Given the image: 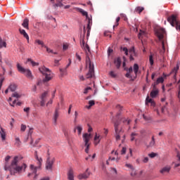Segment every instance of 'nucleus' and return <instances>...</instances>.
I'll return each instance as SVG.
<instances>
[{
    "label": "nucleus",
    "mask_w": 180,
    "mask_h": 180,
    "mask_svg": "<svg viewBox=\"0 0 180 180\" xmlns=\"http://www.w3.org/2000/svg\"><path fill=\"white\" fill-rule=\"evenodd\" d=\"M63 131L65 137H68V129H67V128H63Z\"/></svg>",
    "instance_id": "nucleus-45"
},
{
    "label": "nucleus",
    "mask_w": 180,
    "mask_h": 180,
    "mask_svg": "<svg viewBox=\"0 0 180 180\" xmlns=\"http://www.w3.org/2000/svg\"><path fill=\"white\" fill-rule=\"evenodd\" d=\"M130 74H131V73L127 72V73L125 75V77H126L127 78H129V79H131V81H134V79H134V77H133L131 75H130Z\"/></svg>",
    "instance_id": "nucleus-40"
},
{
    "label": "nucleus",
    "mask_w": 180,
    "mask_h": 180,
    "mask_svg": "<svg viewBox=\"0 0 180 180\" xmlns=\"http://www.w3.org/2000/svg\"><path fill=\"white\" fill-rule=\"evenodd\" d=\"M89 175H91V173L88 172V169L86 170V172L82 174H79L78 176L79 179H87V178H89Z\"/></svg>",
    "instance_id": "nucleus-14"
},
{
    "label": "nucleus",
    "mask_w": 180,
    "mask_h": 180,
    "mask_svg": "<svg viewBox=\"0 0 180 180\" xmlns=\"http://www.w3.org/2000/svg\"><path fill=\"white\" fill-rule=\"evenodd\" d=\"M26 131V125L22 124H21V128H20V131Z\"/></svg>",
    "instance_id": "nucleus-50"
},
{
    "label": "nucleus",
    "mask_w": 180,
    "mask_h": 180,
    "mask_svg": "<svg viewBox=\"0 0 180 180\" xmlns=\"http://www.w3.org/2000/svg\"><path fill=\"white\" fill-rule=\"evenodd\" d=\"M2 47H6V42L2 41V39L0 38V49H2Z\"/></svg>",
    "instance_id": "nucleus-39"
},
{
    "label": "nucleus",
    "mask_w": 180,
    "mask_h": 180,
    "mask_svg": "<svg viewBox=\"0 0 180 180\" xmlns=\"http://www.w3.org/2000/svg\"><path fill=\"white\" fill-rule=\"evenodd\" d=\"M12 98H15L16 99H19V98H22V94H20L18 91L13 93L11 97H10L8 98V102L12 101Z\"/></svg>",
    "instance_id": "nucleus-15"
},
{
    "label": "nucleus",
    "mask_w": 180,
    "mask_h": 180,
    "mask_svg": "<svg viewBox=\"0 0 180 180\" xmlns=\"http://www.w3.org/2000/svg\"><path fill=\"white\" fill-rule=\"evenodd\" d=\"M114 64L117 70H119V68H120V65H122V60H120V58H115L114 60Z\"/></svg>",
    "instance_id": "nucleus-19"
},
{
    "label": "nucleus",
    "mask_w": 180,
    "mask_h": 180,
    "mask_svg": "<svg viewBox=\"0 0 180 180\" xmlns=\"http://www.w3.org/2000/svg\"><path fill=\"white\" fill-rule=\"evenodd\" d=\"M101 140H102V136L101 135H98V134L96 133V135L94 136L95 146H98L99 143H101Z\"/></svg>",
    "instance_id": "nucleus-18"
},
{
    "label": "nucleus",
    "mask_w": 180,
    "mask_h": 180,
    "mask_svg": "<svg viewBox=\"0 0 180 180\" xmlns=\"http://www.w3.org/2000/svg\"><path fill=\"white\" fill-rule=\"evenodd\" d=\"M86 64H89V72L86 75V78L87 79H89V78H92L95 75V72L94 71V65H92V63L91 62V59L88 58L86 60Z\"/></svg>",
    "instance_id": "nucleus-7"
},
{
    "label": "nucleus",
    "mask_w": 180,
    "mask_h": 180,
    "mask_svg": "<svg viewBox=\"0 0 180 180\" xmlns=\"http://www.w3.org/2000/svg\"><path fill=\"white\" fill-rule=\"evenodd\" d=\"M56 2H58V3H56L53 5L54 8H58V7L61 8V7L64 6L63 3L61 1H60V0H56Z\"/></svg>",
    "instance_id": "nucleus-32"
},
{
    "label": "nucleus",
    "mask_w": 180,
    "mask_h": 180,
    "mask_svg": "<svg viewBox=\"0 0 180 180\" xmlns=\"http://www.w3.org/2000/svg\"><path fill=\"white\" fill-rule=\"evenodd\" d=\"M44 49H46L47 53H52V54H57V52L53 51V50L47 47V46H45Z\"/></svg>",
    "instance_id": "nucleus-37"
},
{
    "label": "nucleus",
    "mask_w": 180,
    "mask_h": 180,
    "mask_svg": "<svg viewBox=\"0 0 180 180\" xmlns=\"http://www.w3.org/2000/svg\"><path fill=\"white\" fill-rule=\"evenodd\" d=\"M4 81H5V78L4 77H1L0 79V89L2 88V84H4Z\"/></svg>",
    "instance_id": "nucleus-54"
},
{
    "label": "nucleus",
    "mask_w": 180,
    "mask_h": 180,
    "mask_svg": "<svg viewBox=\"0 0 180 180\" xmlns=\"http://www.w3.org/2000/svg\"><path fill=\"white\" fill-rule=\"evenodd\" d=\"M119 22H120V17H117L116 18L115 24L113 25L114 29H115V27H117L119 26Z\"/></svg>",
    "instance_id": "nucleus-38"
},
{
    "label": "nucleus",
    "mask_w": 180,
    "mask_h": 180,
    "mask_svg": "<svg viewBox=\"0 0 180 180\" xmlns=\"http://www.w3.org/2000/svg\"><path fill=\"white\" fill-rule=\"evenodd\" d=\"M47 95H49V91H45L41 95V106H44L46 103V99L47 98Z\"/></svg>",
    "instance_id": "nucleus-11"
},
{
    "label": "nucleus",
    "mask_w": 180,
    "mask_h": 180,
    "mask_svg": "<svg viewBox=\"0 0 180 180\" xmlns=\"http://www.w3.org/2000/svg\"><path fill=\"white\" fill-rule=\"evenodd\" d=\"M82 47H84L85 50H87V51L90 52L91 49H89V45L88 44H85V41L82 40Z\"/></svg>",
    "instance_id": "nucleus-29"
},
{
    "label": "nucleus",
    "mask_w": 180,
    "mask_h": 180,
    "mask_svg": "<svg viewBox=\"0 0 180 180\" xmlns=\"http://www.w3.org/2000/svg\"><path fill=\"white\" fill-rule=\"evenodd\" d=\"M167 21L172 26H176V30H180V22H178V20L176 19V15H172L170 17L167 18Z\"/></svg>",
    "instance_id": "nucleus-6"
},
{
    "label": "nucleus",
    "mask_w": 180,
    "mask_h": 180,
    "mask_svg": "<svg viewBox=\"0 0 180 180\" xmlns=\"http://www.w3.org/2000/svg\"><path fill=\"white\" fill-rule=\"evenodd\" d=\"M149 63L150 65H154V53H150L149 56Z\"/></svg>",
    "instance_id": "nucleus-26"
},
{
    "label": "nucleus",
    "mask_w": 180,
    "mask_h": 180,
    "mask_svg": "<svg viewBox=\"0 0 180 180\" xmlns=\"http://www.w3.org/2000/svg\"><path fill=\"white\" fill-rule=\"evenodd\" d=\"M20 139L19 138H15V146H17V147L20 146Z\"/></svg>",
    "instance_id": "nucleus-44"
},
{
    "label": "nucleus",
    "mask_w": 180,
    "mask_h": 180,
    "mask_svg": "<svg viewBox=\"0 0 180 180\" xmlns=\"http://www.w3.org/2000/svg\"><path fill=\"white\" fill-rule=\"evenodd\" d=\"M130 175L133 178H135L136 176H137V172L134 169H131Z\"/></svg>",
    "instance_id": "nucleus-35"
},
{
    "label": "nucleus",
    "mask_w": 180,
    "mask_h": 180,
    "mask_svg": "<svg viewBox=\"0 0 180 180\" xmlns=\"http://www.w3.org/2000/svg\"><path fill=\"white\" fill-rule=\"evenodd\" d=\"M144 11V7L138 6L135 9V12H137V13H141Z\"/></svg>",
    "instance_id": "nucleus-33"
},
{
    "label": "nucleus",
    "mask_w": 180,
    "mask_h": 180,
    "mask_svg": "<svg viewBox=\"0 0 180 180\" xmlns=\"http://www.w3.org/2000/svg\"><path fill=\"white\" fill-rule=\"evenodd\" d=\"M11 160V156H7L5 158L6 165L4 167L5 171H9L11 175H16V174H22V171L23 172H26V169L27 168V165L22 164L21 166L19 165V157L15 156L11 161V164L8 167V162Z\"/></svg>",
    "instance_id": "nucleus-1"
},
{
    "label": "nucleus",
    "mask_w": 180,
    "mask_h": 180,
    "mask_svg": "<svg viewBox=\"0 0 180 180\" xmlns=\"http://www.w3.org/2000/svg\"><path fill=\"white\" fill-rule=\"evenodd\" d=\"M27 61H28V63L29 62L31 63L32 67H39V63H36V62L33 61L31 58H28Z\"/></svg>",
    "instance_id": "nucleus-31"
},
{
    "label": "nucleus",
    "mask_w": 180,
    "mask_h": 180,
    "mask_svg": "<svg viewBox=\"0 0 180 180\" xmlns=\"http://www.w3.org/2000/svg\"><path fill=\"white\" fill-rule=\"evenodd\" d=\"M58 117H60V111L58 108H56L55 110L54 114H53V123L54 124H57V120H58Z\"/></svg>",
    "instance_id": "nucleus-12"
},
{
    "label": "nucleus",
    "mask_w": 180,
    "mask_h": 180,
    "mask_svg": "<svg viewBox=\"0 0 180 180\" xmlns=\"http://www.w3.org/2000/svg\"><path fill=\"white\" fill-rule=\"evenodd\" d=\"M139 68H140L139 67V64L135 63L134 65L133 70H134V72L135 74L134 79L137 78V74H141V72L139 70Z\"/></svg>",
    "instance_id": "nucleus-16"
},
{
    "label": "nucleus",
    "mask_w": 180,
    "mask_h": 180,
    "mask_svg": "<svg viewBox=\"0 0 180 180\" xmlns=\"http://www.w3.org/2000/svg\"><path fill=\"white\" fill-rule=\"evenodd\" d=\"M133 68L132 67H130L129 69H128V72L129 73V74H131V72H133Z\"/></svg>",
    "instance_id": "nucleus-63"
},
{
    "label": "nucleus",
    "mask_w": 180,
    "mask_h": 180,
    "mask_svg": "<svg viewBox=\"0 0 180 180\" xmlns=\"http://www.w3.org/2000/svg\"><path fill=\"white\" fill-rule=\"evenodd\" d=\"M146 102V104L150 103L151 106H155V103L154 102V101H153V99L150 98L149 96H147Z\"/></svg>",
    "instance_id": "nucleus-23"
},
{
    "label": "nucleus",
    "mask_w": 180,
    "mask_h": 180,
    "mask_svg": "<svg viewBox=\"0 0 180 180\" xmlns=\"http://www.w3.org/2000/svg\"><path fill=\"white\" fill-rule=\"evenodd\" d=\"M22 26L25 29H29V19L25 18L22 24Z\"/></svg>",
    "instance_id": "nucleus-22"
},
{
    "label": "nucleus",
    "mask_w": 180,
    "mask_h": 180,
    "mask_svg": "<svg viewBox=\"0 0 180 180\" xmlns=\"http://www.w3.org/2000/svg\"><path fill=\"white\" fill-rule=\"evenodd\" d=\"M116 110H117L118 112H120L122 109V107L120 105H117L115 107Z\"/></svg>",
    "instance_id": "nucleus-51"
},
{
    "label": "nucleus",
    "mask_w": 180,
    "mask_h": 180,
    "mask_svg": "<svg viewBox=\"0 0 180 180\" xmlns=\"http://www.w3.org/2000/svg\"><path fill=\"white\" fill-rule=\"evenodd\" d=\"M16 88H17V86L16 84H10L8 86V89H10V91L11 92H15V91H16Z\"/></svg>",
    "instance_id": "nucleus-28"
},
{
    "label": "nucleus",
    "mask_w": 180,
    "mask_h": 180,
    "mask_svg": "<svg viewBox=\"0 0 180 180\" xmlns=\"http://www.w3.org/2000/svg\"><path fill=\"white\" fill-rule=\"evenodd\" d=\"M158 89H157V86L155 84L153 85V89L150 92V97L151 98H156L157 95H158Z\"/></svg>",
    "instance_id": "nucleus-13"
},
{
    "label": "nucleus",
    "mask_w": 180,
    "mask_h": 180,
    "mask_svg": "<svg viewBox=\"0 0 180 180\" xmlns=\"http://www.w3.org/2000/svg\"><path fill=\"white\" fill-rule=\"evenodd\" d=\"M84 146L86 147L85 153H86V154H88V153H89V143H85Z\"/></svg>",
    "instance_id": "nucleus-43"
},
{
    "label": "nucleus",
    "mask_w": 180,
    "mask_h": 180,
    "mask_svg": "<svg viewBox=\"0 0 180 180\" xmlns=\"http://www.w3.org/2000/svg\"><path fill=\"white\" fill-rule=\"evenodd\" d=\"M19 32L20 34H22L23 37H25L27 40V42L29 43V34H27L26 31L25 30H22L20 28Z\"/></svg>",
    "instance_id": "nucleus-20"
},
{
    "label": "nucleus",
    "mask_w": 180,
    "mask_h": 180,
    "mask_svg": "<svg viewBox=\"0 0 180 180\" xmlns=\"http://www.w3.org/2000/svg\"><path fill=\"white\" fill-rule=\"evenodd\" d=\"M137 136H139V134H137L136 132H132L131 134V141H134V140H136V137H137Z\"/></svg>",
    "instance_id": "nucleus-34"
},
{
    "label": "nucleus",
    "mask_w": 180,
    "mask_h": 180,
    "mask_svg": "<svg viewBox=\"0 0 180 180\" xmlns=\"http://www.w3.org/2000/svg\"><path fill=\"white\" fill-rule=\"evenodd\" d=\"M143 162H144L145 164H146V162H148V157L144 158V159L143 160Z\"/></svg>",
    "instance_id": "nucleus-61"
},
{
    "label": "nucleus",
    "mask_w": 180,
    "mask_h": 180,
    "mask_svg": "<svg viewBox=\"0 0 180 180\" xmlns=\"http://www.w3.org/2000/svg\"><path fill=\"white\" fill-rule=\"evenodd\" d=\"M76 58L79 60L81 61V56L78 55V53H76Z\"/></svg>",
    "instance_id": "nucleus-64"
},
{
    "label": "nucleus",
    "mask_w": 180,
    "mask_h": 180,
    "mask_svg": "<svg viewBox=\"0 0 180 180\" xmlns=\"http://www.w3.org/2000/svg\"><path fill=\"white\" fill-rule=\"evenodd\" d=\"M83 140L85 144H89V140H91V134L85 133L83 134Z\"/></svg>",
    "instance_id": "nucleus-17"
},
{
    "label": "nucleus",
    "mask_w": 180,
    "mask_h": 180,
    "mask_svg": "<svg viewBox=\"0 0 180 180\" xmlns=\"http://www.w3.org/2000/svg\"><path fill=\"white\" fill-rule=\"evenodd\" d=\"M23 110L27 113V115H29V112H30V108H25L23 109Z\"/></svg>",
    "instance_id": "nucleus-55"
},
{
    "label": "nucleus",
    "mask_w": 180,
    "mask_h": 180,
    "mask_svg": "<svg viewBox=\"0 0 180 180\" xmlns=\"http://www.w3.org/2000/svg\"><path fill=\"white\" fill-rule=\"evenodd\" d=\"M56 162V158H53L52 159L50 157H48L46 163V169L49 170L53 169V164Z\"/></svg>",
    "instance_id": "nucleus-9"
},
{
    "label": "nucleus",
    "mask_w": 180,
    "mask_h": 180,
    "mask_svg": "<svg viewBox=\"0 0 180 180\" xmlns=\"http://www.w3.org/2000/svg\"><path fill=\"white\" fill-rule=\"evenodd\" d=\"M109 75H110L112 78H116L117 77V75L115 73L114 71H110Z\"/></svg>",
    "instance_id": "nucleus-48"
},
{
    "label": "nucleus",
    "mask_w": 180,
    "mask_h": 180,
    "mask_svg": "<svg viewBox=\"0 0 180 180\" xmlns=\"http://www.w3.org/2000/svg\"><path fill=\"white\" fill-rule=\"evenodd\" d=\"M119 126H120V122L116 121L114 122L116 140H120V133H122V129L119 128Z\"/></svg>",
    "instance_id": "nucleus-8"
},
{
    "label": "nucleus",
    "mask_w": 180,
    "mask_h": 180,
    "mask_svg": "<svg viewBox=\"0 0 180 180\" xmlns=\"http://www.w3.org/2000/svg\"><path fill=\"white\" fill-rule=\"evenodd\" d=\"M104 36H105V37L109 36V37H112V35H110V32H109V31H105L104 32Z\"/></svg>",
    "instance_id": "nucleus-57"
},
{
    "label": "nucleus",
    "mask_w": 180,
    "mask_h": 180,
    "mask_svg": "<svg viewBox=\"0 0 180 180\" xmlns=\"http://www.w3.org/2000/svg\"><path fill=\"white\" fill-rule=\"evenodd\" d=\"M134 51H136L135 50H134V46H133L132 48H131L130 49H129V53L131 54V53H134Z\"/></svg>",
    "instance_id": "nucleus-62"
},
{
    "label": "nucleus",
    "mask_w": 180,
    "mask_h": 180,
    "mask_svg": "<svg viewBox=\"0 0 180 180\" xmlns=\"http://www.w3.org/2000/svg\"><path fill=\"white\" fill-rule=\"evenodd\" d=\"M77 11H79V12H80L81 14L83 15V16H86V18H88V12L84 11V9L82 8H76Z\"/></svg>",
    "instance_id": "nucleus-25"
},
{
    "label": "nucleus",
    "mask_w": 180,
    "mask_h": 180,
    "mask_svg": "<svg viewBox=\"0 0 180 180\" xmlns=\"http://www.w3.org/2000/svg\"><path fill=\"white\" fill-rule=\"evenodd\" d=\"M34 157L35 160L37 161L38 166H34V165H30V170L31 171L30 173H28L27 176H30L31 175H33L34 174V179H37V171H40L41 169V163L43 162V159L41 158H39V155H37V151L34 152Z\"/></svg>",
    "instance_id": "nucleus-2"
},
{
    "label": "nucleus",
    "mask_w": 180,
    "mask_h": 180,
    "mask_svg": "<svg viewBox=\"0 0 180 180\" xmlns=\"http://www.w3.org/2000/svg\"><path fill=\"white\" fill-rule=\"evenodd\" d=\"M86 19L88 20L87 30H91V27L92 26V18H89L88 17Z\"/></svg>",
    "instance_id": "nucleus-27"
},
{
    "label": "nucleus",
    "mask_w": 180,
    "mask_h": 180,
    "mask_svg": "<svg viewBox=\"0 0 180 180\" xmlns=\"http://www.w3.org/2000/svg\"><path fill=\"white\" fill-rule=\"evenodd\" d=\"M122 122H123V123H126V122H127V124H130V122H131V121L130 120H127L125 118H122Z\"/></svg>",
    "instance_id": "nucleus-52"
},
{
    "label": "nucleus",
    "mask_w": 180,
    "mask_h": 180,
    "mask_svg": "<svg viewBox=\"0 0 180 180\" xmlns=\"http://www.w3.org/2000/svg\"><path fill=\"white\" fill-rule=\"evenodd\" d=\"M17 68L19 72L25 74L27 78H29V79H33V75H32V71H30V70L25 69V68L22 67L19 63L17 64Z\"/></svg>",
    "instance_id": "nucleus-5"
},
{
    "label": "nucleus",
    "mask_w": 180,
    "mask_h": 180,
    "mask_svg": "<svg viewBox=\"0 0 180 180\" xmlns=\"http://www.w3.org/2000/svg\"><path fill=\"white\" fill-rule=\"evenodd\" d=\"M1 131H0L1 139L3 141L6 140V132H5V130H4V128H1Z\"/></svg>",
    "instance_id": "nucleus-24"
},
{
    "label": "nucleus",
    "mask_w": 180,
    "mask_h": 180,
    "mask_svg": "<svg viewBox=\"0 0 180 180\" xmlns=\"http://www.w3.org/2000/svg\"><path fill=\"white\" fill-rule=\"evenodd\" d=\"M170 172H171V166L166 165L160 170V174H161L162 175H165V174H169Z\"/></svg>",
    "instance_id": "nucleus-10"
},
{
    "label": "nucleus",
    "mask_w": 180,
    "mask_h": 180,
    "mask_svg": "<svg viewBox=\"0 0 180 180\" xmlns=\"http://www.w3.org/2000/svg\"><path fill=\"white\" fill-rule=\"evenodd\" d=\"M4 60L7 65H12V64L11 63V61L8 58H5Z\"/></svg>",
    "instance_id": "nucleus-46"
},
{
    "label": "nucleus",
    "mask_w": 180,
    "mask_h": 180,
    "mask_svg": "<svg viewBox=\"0 0 180 180\" xmlns=\"http://www.w3.org/2000/svg\"><path fill=\"white\" fill-rule=\"evenodd\" d=\"M155 146V141H150L148 147H154Z\"/></svg>",
    "instance_id": "nucleus-47"
},
{
    "label": "nucleus",
    "mask_w": 180,
    "mask_h": 180,
    "mask_svg": "<svg viewBox=\"0 0 180 180\" xmlns=\"http://www.w3.org/2000/svg\"><path fill=\"white\" fill-rule=\"evenodd\" d=\"M164 82V77H161L157 79L156 84H162Z\"/></svg>",
    "instance_id": "nucleus-41"
},
{
    "label": "nucleus",
    "mask_w": 180,
    "mask_h": 180,
    "mask_svg": "<svg viewBox=\"0 0 180 180\" xmlns=\"http://www.w3.org/2000/svg\"><path fill=\"white\" fill-rule=\"evenodd\" d=\"M146 32H144V31L140 30V32L139 33L138 37L139 39H141V36H143V34H145Z\"/></svg>",
    "instance_id": "nucleus-53"
},
{
    "label": "nucleus",
    "mask_w": 180,
    "mask_h": 180,
    "mask_svg": "<svg viewBox=\"0 0 180 180\" xmlns=\"http://www.w3.org/2000/svg\"><path fill=\"white\" fill-rule=\"evenodd\" d=\"M34 44H38V46H41V47L46 46V45L44 44V42L40 39H36L34 41Z\"/></svg>",
    "instance_id": "nucleus-21"
},
{
    "label": "nucleus",
    "mask_w": 180,
    "mask_h": 180,
    "mask_svg": "<svg viewBox=\"0 0 180 180\" xmlns=\"http://www.w3.org/2000/svg\"><path fill=\"white\" fill-rule=\"evenodd\" d=\"M126 148L123 147L122 150H121V154L123 155V154H126Z\"/></svg>",
    "instance_id": "nucleus-60"
},
{
    "label": "nucleus",
    "mask_w": 180,
    "mask_h": 180,
    "mask_svg": "<svg viewBox=\"0 0 180 180\" xmlns=\"http://www.w3.org/2000/svg\"><path fill=\"white\" fill-rule=\"evenodd\" d=\"M39 70L41 74L45 76V78L43 80L44 82H48V81H50L51 78H53V74L51 73V71L50 70V69L44 66V67L39 68Z\"/></svg>",
    "instance_id": "nucleus-3"
},
{
    "label": "nucleus",
    "mask_w": 180,
    "mask_h": 180,
    "mask_svg": "<svg viewBox=\"0 0 180 180\" xmlns=\"http://www.w3.org/2000/svg\"><path fill=\"white\" fill-rule=\"evenodd\" d=\"M89 105L90 106H94V105H95V101L94 100H91L89 101Z\"/></svg>",
    "instance_id": "nucleus-59"
},
{
    "label": "nucleus",
    "mask_w": 180,
    "mask_h": 180,
    "mask_svg": "<svg viewBox=\"0 0 180 180\" xmlns=\"http://www.w3.org/2000/svg\"><path fill=\"white\" fill-rule=\"evenodd\" d=\"M125 167H127V168H129L131 170L134 169V167H133V165H131L130 164H126Z\"/></svg>",
    "instance_id": "nucleus-58"
},
{
    "label": "nucleus",
    "mask_w": 180,
    "mask_h": 180,
    "mask_svg": "<svg viewBox=\"0 0 180 180\" xmlns=\"http://www.w3.org/2000/svg\"><path fill=\"white\" fill-rule=\"evenodd\" d=\"M91 89H92V88H91V87H87V88L84 89V94H88V91H91Z\"/></svg>",
    "instance_id": "nucleus-56"
},
{
    "label": "nucleus",
    "mask_w": 180,
    "mask_h": 180,
    "mask_svg": "<svg viewBox=\"0 0 180 180\" xmlns=\"http://www.w3.org/2000/svg\"><path fill=\"white\" fill-rule=\"evenodd\" d=\"M68 44H63V50L65 51L66 50H68Z\"/></svg>",
    "instance_id": "nucleus-49"
},
{
    "label": "nucleus",
    "mask_w": 180,
    "mask_h": 180,
    "mask_svg": "<svg viewBox=\"0 0 180 180\" xmlns=\"http://www.w3.org/2000/svg\"><path fill=\"white\" fill-rule=\"evenodd\" d=\"M76 129L77 130L78 136H81V134L82 133V126L78 125L76 127Z\"/></svg>",
    "instance_id": "nucleus-36"
},
{
    "label": "nucleus",
    "mask_w": 180,
    "mask_h": 180,
    "mask_svg": "<svg viewBox=\"0 0 180 180\" xmlns=\"http://www.w3.org/2000/svg\"><path fill=\"white\" fill-rule=\"evenodd\" d=\"M178 70H179V65H176L175 68L172 70L171 74H174V77H176V73L178 72Z\"/></svg>",
    "instance_id": "nucleus-30"
},
{
    "label": "nucleus",
    "mask_w": 180,
    "mask_h": 180,
    "mask_svg": "<svg viewBox=\"0 0 180 180\" xmlns=\"http://www.w3.org/2000/svg\"><path fill=\"white\" fill-rule=\"evenodd\" d=\"M158 155V154L155 153H151L148 154V157H150V158H154L155 157H157Z\"/></svg>",
    "instance_id": "nucleus-42"
},
{
    "label": "nucleus",
    "mask_w": 180,
    "mask_h": 180,
    "mask_svg": "<svg viewBox=\"0 0 180 180\" xmlns=\"http://www.w3.org/2000/svg\"><path fill=\"white\" fill-rule=\"evenodd\" d=\"M155 34L160 41H162V49L163 50V53L165 51V45L164 44V41L162 40L167 33L165 32V30L164 28H159L155 30Z\"/></svg>",
    "instance_id": "nucleus-4"
}]
</instances>
